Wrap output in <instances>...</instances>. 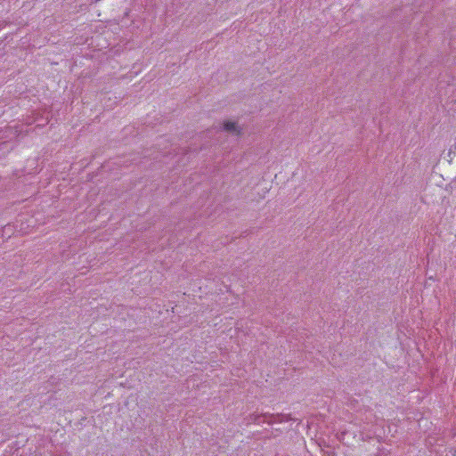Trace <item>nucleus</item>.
<instances>
[{"mask_svg": "<svg viewBox=\"0 0 456 456\" xmlns=\"http://www.w3.org/2000/svg\"><path fill=\"white\" fill-rule=\"evenodd\" d=\"M276 418H279V415L274 416L269 413L251 414L249 416V420L256 424H260L261 422H267L268 424H272L276 419Z\"/></svg>", "mask_w": 456, "mask_h": 456, "instance_id": "nucleus-1", "label": "nucleus"}, {"mask_svg": "<svg viewBox=\"0 0 456 456\" xmlns=\"http://www.w3.org/2000/svg\"><path fill=\"white\" fill-rule=\"evenodd\" d=\"M224 130L233 133L235 134H240V130L239 129L237 123L232 121H226L224 123Z\"/></svg>", "mask_w": 456, "mask_h": 456, "instance_id": "nucleus-2", "label": "nucleus"}]
</instances>
